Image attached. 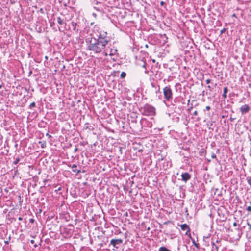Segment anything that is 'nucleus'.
Instances as JSON below:
<instances>
[{
	"label": "nucleus",
	"mask_w": 251,
	"mask_h": 251,
	"mask_svg": "<svg viewBox=\"0 0 251 251\" xmlns=\"http://www.w3.org/2000/svg\"><path fill=\"white\" fill-rule=\"evenodd\" d=\"M227 87H224V92H223V97L224 98H226V97H227Z\"/></svg>",
	"instance_id": "9"
},
{
	"label": "nucleus",
	"mask_w": 251,
	"mask_h": 251,
	"mask_svg": "<svg viewBox=\"0 0 251 251\" xmlns=\"http://www.w3.org/2000/svg\"><path fill=\"white\" fill-rule=\"evenodd\" d=\"M35 106V102H32L30 104V107L31 108V107H34Z\"/></svg>",
	"instance_id": "14"
},
{
	"label": "nucleus",
	"mask_w": 251,
	"mask_h": 251,
	"mask_svg": "<svg viewBox=\"0 0 251 251\" xmlns=\"http://www.w3.org/2000/svg\"><path fill=\"white\" fill-rule=\"evenodd\" d=\"M72 25H73V26H75V25H76V23H75V22H72Z\"/></svg>",
	"instance_id": "17"
},
{
	"label": "nucleus",
	"mask_w": 251,
	"mask_h": 251,
	"mask_svg": "<svg viewBox=\"0 0 251 251\" xmlns=\"http://www.w3.org/2000/svg\"><path fill=\"white\" fill-rule=\"evenodd\" d=\"M126 76V73L124 72H122L121 74L120 77L121 78H124Z\"/></svg>",
	"instance_id": "13"
},
{
	"label": "nucleus",
	"mask_w": 251,
	"mask_h": 251,
	"mask_svg": "<svg viewBox=\"0 0 251 251\" xmlns=\"http://www.w3.org/2000/svg\"><path fill=\"white\" fill-rule=\"evenodd\" d=\"M248 225L249 226L250 228L251 229V225L249 224V223H248Z\"/></svg>",
	"instance_id": "24"
},
{
	"label": "nucleus",
	"mask_w": 251,
	"mask_h": 251,
	"mask_svg": "<svg viewBox=\"0 0 251 251\" xmlns=\"http://www.w3.org/2000/svg\"><path fill=\"white\" fill-rule=\"evenodd\" d=\"M206 82L207 84H209L210 82V80L209 79L206 80Z\"/></svg>",
	"instance_id": "21"
},
{
	"label": "nucleus",
	"mask_w": 251,
	"mask_h": 251,
	"mask_svg": "<svg viewBox=\"0 0 251 251\" xmlns=\"http://www.w3.org/2000/svg\"><path fill=\"white\" fill-rule=\"evenodd\" d=\"M30 242H31V244H34V241L33 240H31Z\"/></svg>",
	"instance_id": "22"
},
{
	"label": "nucleus",
	"mask_w": 251,
	"mask_h": 251,
	"mask_svg": "<svg viewBox=\"0 0 251 251\" xmlns=\"http://www.w3.org/2000/svg\"><path fill=\"white\" fill-rule=\"evenodd\" d=\"M19 160L20 159L19 158H17L15 161L14 162V163L15 164H16L17 163H18V162L19 161Z\"/></svg>",
	"instance_id": "15"
},
{
	"label": "nucleus",
	"mask_w": 251,
	"mask_h": 251,
	"mask_svg": "<svg viewBox=\"0 0 251 251\" xmlns=\"http://www.w3.org/2000/svg\"><path fill=\"white\" fill-rule=\"evenodd\" d=\"M212 158H215L216 157V155L214 153H213L211 155Z\"/></svg>",
	"instance_id": "18"
},
{
	"label": "nucleus",
	"mask_w": 251,
	"mask_h": 251,
	"mask_svg": "<svg viewBox=\"0 0 251 251\" xmlns=\"http://www.w3.org/2000/svg\"><path fill=\"white\" fill-rule=\"evenodd\" d=\"M61 189V188L59 187L58 189V190H60Z\"/></svg>",
	"instance_id": "30"
},
{
	"label": "nucleus",
	"mask_w": 251,
	"mask_h": 251,
	"mask_svg": "<svg viewBox=\"0 0 251 251\" xmlns=\"http://www.w3.org/2000/svg\"><path fill=\"white\" fill-rule=\"evenodd\" d=\"M250 110V107L248 105L245 104L242 105L240 108V111L242 114L247 113Z\"/></svg>",
	"instance_id": "5"
},
{
	"label": "nucleus",
	"mask_w": 251,
	"mask_h": 251,
	"mask_svg": "<svg viewBox=\"0 0 251 251\" xmlns=\"http://www.w3.org/2000/svg\"><path fill=\"white\" fill-rule=\"evenodd\" d=\"M215 248L217 250H218V247L217 246H215Z\"/></svg>",
	"instance_id": "28"
},
{
	"label": "nucleus",
	"mask_w": 251,
	"mask_h": 251,
	"mask_svg": "<svg viewBox=\"0 0 251 251\" xmlns=\"http://www.w3.org/2000/svg\"><path fill=\"white\" fill-rule=\"evenodd\" d=\"M233 226H236V223H233Z\"/></svg>",
	"instance_id": "26"
},
{
	"label": "nucleus",
	"mask_w": 251,
	"mask_h": 251,
	"mask_svg": "<svg viewBox=\"0 0 251 251\" xmlns=\"http://www.w3.org/2000/svg\"><path fill=\"white\" fill-rule=\"evenodd\" d=\"M180 227L182 230H186V232L185 233L186 235H188L189 234H190V229L189 226L186 224L181 225Z\"/></svg>",
	"instance_id": "4"
},
{
	"label": "nucleus",
	"mask_w": 251,
	"mask_h": 251,
	"mask_svg": "<svg viewBox=\"0 0 251 251\" xmlns=\"http://www.w3.org/2000/svg\"><path fill=\"white\" fill-rule=\"evenodd\" d=\"M247 210L248 211H251V206H248L247 208Z\"/></svg>",
	"instance_id": "16"
},
{
	"label": "nucleus",
	"mask_w": 251,
	"mask_h": 251,
	"mask_svg": "<svg viewBox=\"0 0 251 251\" xmlns=\"http://www.w3.org/2000/svg\"><path fill=\"white\" fill-rule=\"evenodd\" d=\"M108 40L99 37L96 43H92L91 41L90 44L88 46V49L95 53H100L102 50L106 45L108 44Z\"/></svg>",
	"instance_id": "1"
},
{
	"label": "nucleus",
	"mask_w": 251,
	"mask_h": 251,
	"mask_svg": "<svg viewBox=\"0 0 251 251\" xmlns=\"http://www.w3.org/2000/svg\"><path fill=\"white\" fill-rule=\"evenodd\" d=\"M18 219H19V220H22V218L20 217H19Z\"/></svg>",
	"instance_id": "27"
},
{
	"label": "nucleus",
	"mask_w": 251,
	"mask_h": 251,
	"mask_svg": "<svg viewBox=\"0 0 251 251\" xmlns=\"http://www.w3.org/2000/svg\"><path fill=\"white\" fill-rule=\"evenodd\" d=\"M1 88H2V85H0V89H1Z\"/></svg>",
	"instance_id": "29"
},
{
	"label": "nucleus",
	"mask_w": 251,
	"mask_h": 251,
	"mask_svg": "<svg viewBox=\"0 0 251 251\" xmlns=\"http://www.w3.org/2000/svg\"><path fill=\"white\" fill-rule=\"evenodd\" d=\"M123 240L121 239H112L110 241V244L113 246V247L117 248V245L121 244L122 243Z\"/></svg>",
	"instance_id": "3"
},
{
	"label": "nucleus",
	"mask_w": 251,
	"mask_h": 251,
	"mask_svg": "<svg viewBox=\"0 0 251 251\" xmlns=\"http://www.w3.org/2000/svg\"><path fill=\"white\" fill-rule=\"evenodd\" d=\"M212 246H216V245L215 244V243H214V242H213V243H212Z\"/></svg>",
	"instance_id": "25"
},
{
	"label": "nucleus",
	"mask_w": 251,
	"mask_h": 251,
	"mask_svg": "<svg viewBox=\"0 0 251 251\" xmlns=\"http://www.w3.org/2000/svg\"><path fill=\"white\" fill-rule=\"evenodd\" d=\"M117 51V50L116 49H111L110 50V53L108 54V52L106 50L104 51V53L105 56H107L108 55H109L110 56L113 55Z\"/></svg>",
	"instance_id": "7"
},
{
	"label": "nucleus",
	"mask_w": 251,
	"mask_h": 251,
	"mask_svg": "<svg viewBox=\"0 0 251 251\" xmlns=\"http://www.w3.org/2000/svg\"><path fill=\"white\" fill-rule=\"evenodd\" d=\"M182 179L186 182L190 178V175L188 173H183L181 175Z\"/></svg>",
	"instance_id": "6"
},
{
	"label": "nucleus",
	"mask_w": 251,
	"mask_h": 251,
	"mask_svg": "<svg viewBox=\"0 0 251 251\" xmlns=\"http://www.w3.org/2000/svg\"><path fill=\"white\" fill-rule=\"evenodd\" d=\"M205 108L206 110H209L210 109V107L209 106H207Z\"/></svg>",
	"instance_id": "19"
},
{
	"label": "nucleus",
	"mask_w": 251,
	"mask_h": 251,
	"mask_svg": "<svg viewBox=\"0 0 251 251\" xmlns=\"http://www.w3.org/2000/svg\"><path fill=\"white\" fill-rule=\"evenodd\" d=\"M158 251H171L165 247H161L159 248Z\"/></svg>",
	"instance_id": "12"
},
{
	"label": "nucleus",
	"mask_w": 251,
	"mask_h": 251,
	"mask_svg": "<svg viewBox=\"0 0 251 251\" xmlns=\"http://www.w3.org/2000/svg\"><path fill=\"white\" fill-rule=\"evenodd\" d=\"M76 167H77V166L75 164H73L72 166V171L73 172H76L77 173H78L79 172H80V170H77L76 169Z\"/></svg>",
	"instance_id": "8"
},
{
	"label": "nucleus",
	"mask_w": 251,
	"mask_h": 251,
	"mask_svg": "<svg viewBox=\"0 0 251 251\" xmlns=\"http://www.w3.org/2000/svg\"><path fill=\"white\" fill-rule=\"evenodd\" d=\"M147 108H148L151 112L153 114H154L155 113V109L151 106H147Z\"/></svg>",
	"instance_id": "11"
},
{
	"label": "nucleus",
	"mask_w": 251,
	"mask_h": 251,
	"mask_svg": "<svg viewBox=\"0 0 251 251\" xmlns=\"http://www.w3.org/2000/svg\"><path fill=\"white\" fill-rule=\"evenodd\" d=\"M30 221H31V222H33V220L32 219H31Z\"/></svg>",
	"instance_id": "31"
},
{
	"label": "nucleus",
	"mask_w": 251,
	"mask_h": 251,
	"mask_svg": "<svg viewBox=\"0 0 251 251\" xmlns=\"http://www.w3.org/2000/svg\"><path fill=\"white\" fill-rule=\"evenodd\" d=\"M75 152H76L77 151V148H75L74 150Z\"/></svg>",
	"instance_id": "23"
},
{
	"label": "nucleus",
	"mask_w": 251,
	"mask_h": 251,
	"mask_svg": "<svg viewBox=\"0 0 251 251\" xmlns=\"http://www.w3.org/2000/svg\"><path fill=\"white\" fill-rule=\"evenodd\" d=\"M194 115L197 116L198 115L197 111H195L193 113Z\"/></svg>",
	"instance_id": "20"
},
{
	"label": "nucleus",
	"mask_w": 251,
	"mask_h": 251,
	"mask_svg": "<svg viewBox=\"0 0 251 251\" xmlns=\"http://www.w3.org/2000/svg\"><path fill=\"white\" fill-rule=\"evenodd\" d=\"M57 22L59 25H63L64 24L63 20L59 17L57 18Z\"/></svg>",
	"instance_id": "10"
},
{
	"label": "nucleus",
	"mask_w": 251,
	"mask_h": 251,
	"mask_svg": "<svg viewBox=\"0 0 251 251\" xmlns=\"http://www.w3.org/2000/svg\"><path fill=\"white\" fill-rule=\"evenodd\" d=\"M163 94L166 100L169 101L172 99L173 93L170 86H166L163 88Z\"/></svg>",
	"instance_id": "2"
}]
</instances>
